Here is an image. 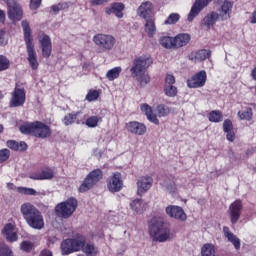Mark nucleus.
Returning <instances> with one entry per match:
<instances>
[{
	"label": "nucleus",
	"mask_w": 256,
	"mask_h": 256,
	"mask_svg": "<svg viewBox=\"0 0 256 256\" xmlns=\"http://www.w3.org/2000/svg\"><path fill=\"white\" fill-rule=\"evenodd\" d=\"M153 65V58L148 55L137 57L133 60V65L130 69L131 76L140 83L141 87H145L151 81V77L147 73L149 66Z\"/></svg>",
	"instance_id": "f257e3e1"
},
{
	"label": "nucleus",
	"mask_w": 256,
	"mask_h": 256,
	"mask_svg": "<svg viewBox=\"0 0 256 256\" xmlns=\"http://www.w3.org/2000/svg\"><path fill=\"white\" fill-rule=\"evenodd\" d=\"M20 213L23 219L26 221L28 227L41 231L45 227V219L41 211L30 202H26L21 205Z\"/></svg>",
	"instance_id": "f03ea898"
},
{
	"label": "nucleus",
	"mask_w": 256,
	"mask_h": 256,
	"mask_svg": "<svg viewBox=\"0 0 256 256\" xmlns=\"http://www.w3.org/2000/svg\"><path fill=\"white\" fill-rule=\"evenodd\" d=\"M22 28L24 32V41L26 43L27 61L33 71L39 69V61L37 60V52L35 51V44H33V37L31 36V27L29 22L22 21Z\"/></svg>",
	"instance_id": "7ed1b4c3"
},
{
	"label": "nucleus",
	"mask_w": 256,
	"mask_h": 256,
	"mask_svg": "<svg viewBox=\"0 0 256 256\" xmlns=\"http://www.w3.org/2000/svg\"><path fill=\"white\" fill-rule=\"evenodd\" d=\"M20 131L24 135H33L39 139H47V137H51L52 133L51 127L41 121L24 123L20 126Z\"/></svg>",
	"instance_id": "20e7f679"
},
{
	"label": "nucleus",
	"mask_w": 256,
	"mask_h": 256,
	"mask_svg": "<svg viewBox=\"0 0 256 256\" xmlns=\"http://www.w3.org/2000/svg\"><path fill=\"white\" fill-rule=\"evenodd\" d=\"M149 234L153 241H158L159 243L171 241L175 237L169 226L161 221L154 222L150 225Z\"/></svg>",
	"instance_id": "39448f33"
},
{
	"label": "nucleus",
	"mask_w": 256,
	"mask_h": 256,
	"mask_svg": "<svg viewBox=\"0 0 256 256\" xmlns=\"http://www.w3.org/2000/svg\"><path fill=\"white\" fill-rule=\"evenodd\" d=\"M85 243V236L77 234L73 238H67L61 242V255H71V253H79Z\"/></svg>",
	"instance_id": "423d86ee"
},
{
	"label": "nucleus",
	"mask_w": 256,
	"mask_h": 256,
	"mask_svg": "<svg viewBox=\"0 0 256 256\" xmlns=\"http://www.w3.org/2000/svg\"><path fill=\"white\" fill-rule=\"evenodd\" d=\"M93 43L99 47L102 53L113 51L117 45V39L111 34L98 33L92 38Z\"/></svg>",
	"instance_id": "0eeeda50"
},
{
	"label": "nucleus",
	"mask_w": 256,
	"mask_h": 256,
	"mask_svg": "<svg viewBox=\"0 0 256 256\" xmlns=\"http://www.w3.org/2000/svg\"><path fill=\"white\" fill-rule=\"evenodd\" d=\"M100 179H103V171L101 169L92 170L78 188L79 193H87L98 184Z\"/></svg>",
	"instance_id": "6e6552de"
},
{
	"label": "nucleus",
	"mask_w": 256,
	"mask_h": 256,
	"mask_svg": "<svg viewBox=\"0 0 256 256\" xmlns=\"http://www.w3.org/2000/svg\"><path fill=\"white\" fill-rule=\"evenodd\" d=\"M77 209V199L68 198L65 202L58 204L55 208L56 215L67 219L75 213Z\"/></svg>",
	"instance_id": "1a4fd4ad"
},
{
	"label": "nucleus",
	"mask_w": 256,
	"mask_h": 256,
	"mask_svg": "<svg viewBox=\"0 0 256 256\" xmlns=\"http://www.w3.org/2000/svg\"><path fill=\"white\" fill-rule=\"evenodd\" d=\"M187 87L189 89H201V87H205L207 83V72L205 70H201L188 78Z\"/></svg>",
	"instance_id": "9d476101"
},
{
	"label": "nucleus",
	"mask_w": 256,
	"mask_h": 256,
	"mask_svg": "<svg viewBox=\"0 0 256 256\" xmlns=\"http://www.w3.org/2000/svg\"><path fill=\"white\" fill-rule=\"evenodd\" d=\"M6 4L8 7V18L11 19V21H21V19H23V9L21 5L15 0H7Z\"/></svg>",
	"instance_id": "9b49d317"
},
{
	"label": "nucleus",
	"mask_w": 256,
	"mask_h": 256,
	"mask_svg": "<svg viewBox=\"0 0 256 256\" xmlns=\"http://www.w3.org/2000/svg\"><path fill=\"white\" fill-rule=\"evenodd\" d=\"M137 195L143 197L153 187V177L146 175L140 177L137 182Z\"/></svg>",
	"instance_id": "f8f14e48"
},
{
	"label": "nucleus",
	"mask_w": 256,
	"mask_h": 256,
	"mask_svg": "<svg viewBox=\"0 0 256 256\" xmlns=\"http://www.w3.org/2000/svg\"><path fill=\"white\" fill-rule=\"evenodd\" d=\"M107 188L110 193H119L123 189V179L121 173L115 172L107 179Z\"/></svg>",
	"instance_id": "ddd939ff"
},
{
	"label": "nucleus",
	"mask_w": 256,
	"mask_h": 256,
	"mask_svg": "<svg viewBox=\"0 0 256 256\" xmlns=\"http://www.w3.org/2000/svg\"><path fill=\"white\" fill-rule=\"evenodd\" d=\"M38 41L42 48V56L45 59H49L51 57V52L53 51V44L51 43V38L47 34H40L38 37Z\"/></svg>",
	"instance_id": "4468645a"
},
{
	"label": "nucleus",
	"mask_w": 256,
	"mask_h": 256,
	"mask_svg": "<svg viewBox=\"0 0 256 256\" xmlns=\"http://www.w3.org/2000/svg\"><path fill=\"white\" fill-rule=\"evenodd\" d=\"M241 211H243V203L241 201H234L229 207L230 221L232 225H237L239 219H241Z\"/></svg>",
	"instance_id": "2eb2a0df"
},
{
	"label": "nucleus",
	"mask_w": 256,
	"mask_h": 256,
	"mask_svg": "<svg viewBox=\"0 0 256 256\" xmlns=\"http://www.w3.org/2000/svg\"><path fill=\"white\" fill-rule=\"evenodd\" d=\"M25 105V89L16 86L12 92L10 107H21Z\"/></svg>",
	"instance_id": "dca6fc26"
},
{
	"label": "nucleus",
	"mask_w": 256,
	"mask_h": 256,
	"mask_svg": "<svg viewBox=\"0 0 256 256\" xmlns=\"http://www.w3.org/2000/svg\"><path fill=\"white\" fill-rule=\"evenodd\" d=\"M165 211L168 217H171V219L187 221V214H185V210H183L181 206L169 205L166 207Z\"/></svg>",
	"instance_id": "f3484780"
},
{
	"label": "nucleus",
	"mask_w": 256,
	"mask_h": 256,
	"mask_svg": "<svg viewBox=\"0 0 256 256\" xmlns=\"http://www.w3.org/2000/svg\"><path fill=\"white\" fill-rule=\"evenodd\" d=\"M211 1L213 0H196L188 14V21L191 23Z\"/></svg>",
	"instance_id": "a211bd4d"
},
{
	"label": "nucleus",
	"mask_w": 256,
	"mask_h": 256,
	"mask_svg": "<svg viewBox=\"0 0 256 256\" xmlns=\"http://www.w3.org/2000/svg\"><path fill=\"white\" fill-rule=\"evenodd\" d=\"M126 131L132 135L142 136L147 133V126L138 121H130L126 123Z\"/></svg>",
	"instance_id": "6ab92c4d"
},
{
	"label": "nucleus",
	"mask_w": 256,
	"mask_h": 256,
	"mask_svg": "<svg viewBox=\"0 0 256 256\" xmlns=\"http://www.w3.org/2000/svg\"><path fill=\"white\" fill-rule=\"evenodd\" d=\"M223 234L227 241L229 243H232L236 251H239V249H241V239H239V237H237L233 232H231V229L229 227H223Z\"/></svg>",
	"instance_id": "aec40b11"
},
{
	"label": "nucleus",
	"mask_w": 256,
	"mask_h": 256,
	"mask_svg": "<svg viewBox=\"0 0 256 256\" xmlns=\"http://www.w3.org/2000/svg\"><path fill=\"white\" fill-rule=\"evenodd\" d=\"M233 11V2L225 0L219 9V16L221 21H227L231 19V13Z\"/></svg>",
	"instance_id": "412c9836"
},
{
	"label": "nucleus",
	"mask_w": 256,
	"mask_h": 256,
	"mask_svg": "<svg viewBox=\"0 0 256 256\" xmlns=\"http://www.w3.org/2000/svg\"><path fill=\"white\" fill-rule=\"evenodd\" d=\"M137 13L139 17H142L145 20L153 19V17H151V15H153V3L149 1L142 3L138 8Z\"/></svg>",
	"instance_id": "4be33fe9"
},
{
	"label": "nucleus",
	"mask_w": 256,
	"mask_h": 256,
	"mask_svg": "<svg viewBox=\"0 0 256 256\" xmlns=\"http://www.w3.org/2000/svg\"><path fill=\"white\" fill-rule=\"evenodd\" d=\"M140 111H142V113L146 115L150 123H153L154 125H159V118H157V115L153 113V108L149 104H142L140 106Z\"/></svg>",
	"instance_id": "5701e85b"
},
{
	"label": "nucleus",
	"mask_w": 256,
	"mask_h": 256,
	"mask_svg": "<svg viewBox=\"0 0 256 256\" xmlns=\"http://www.w3.org/2000/svg\"><path fill=\"white\" fill-rule=\"evenodd\" d=\"M209 57H211V51L206 49L192 52L189 55V59L193 61V63H201V61H205V59H209Z\"/></svg>",
	"instance_id": "b1692460"
},
{
	"label": "nucleus",
	"mask_w": 256,
	"mask_h": 256,
	"mask_svg": "<svg viewBox=\"0 0 256 256\" xmlns=\"http://www.w3.org/2000/svg\"><path fill=\"white\" fill-rule=\"evenodd\" d=\"M123 9H125V5L123 3H114L105 9V13L106 15H115L118 19H122Z\"/></svg>",
	"instance_id": "393cba45"
},
{
	"label": "nucleus",
	"mask_w": 256,
	"mask_h": 256,
	"mask_svg": "<svg viewBox=\"0 0 256 256\" xmlns=\"http://www.w3.org/2000/svg\"><path fill=\"white\" fill-rule=\"evenodd\" d=\"M3 235H5L7 241L9 243H15L19 237L17 236V232H15V226L13 224L8 223L4 226L2 230Z\"/></svg>",
	"instance_id": "a878e982"
},
{
	"label": "nucleus",
	"mask_w": 256,
	"mask_h": 256,
	"mask_svg": "<svg viewBox=\"0 0 256 256\" xmlns=\"http://www.w3.org/2000/svg\"><path fill=\"white\" fill-rule=\"evenodd\" d=\"M80 251H82L86 256H97L99 248H97L93 242H87V238H84V244Z\"/></svg>",
	"instance_id": "bb28decb"
},
{
	"label": "nucleus",
	"mask_w": 256,
	"mask_h": 256,
	"mask_svg": "<svg viewBox=\"0 0 256 256\" xmlns=\"http://www.w3.org/2000/svg\"><path fill=\"white\" fill-rule=\"evenodd\" d=\"M221 19V16H219V13L212 11L208 13L202 20V25L206 27L207 29H211L217 23V21Z\"/></svg>",
	"instance_id": "cd10ccee"
},
{
	"label": "nucleus",
	"mask_w": 256,
	"mask_h": 256,
	"mask_svg": "<svg viewBox=\"0 0 256 256\" xmlns=\"http://www.w3.org/2000/svg\"><path fill=\"white\" fill-rule=\"evenodd\" d=\"M191 41V35L187 33L178 34L174 37V49L185 47Z\"/></svg>",
	"instance_id": "c85d7f7f"
},
{
	"label": "nucleus",
	"mask_w": 256,
	"mask_h": 256,
	"mask_svg": "<svg viewBox=\"0 0 256 256\" xmlns=\"http://www.w3.org/2000/svg\"><path fill=\"white\" fill-rule=\"evenodd\" d=\"M130 209H132L134 215H141L145 211V203L141 199H135L130 203Z\"/></svg>",
	"instance_id": "c756f323"
},
{
	"label": "nucleus",
	"mask_w": 256,
	"mask_h": 256,
	"mask_svg": "<svg viewBox=\"0 0 256 256\" xmlns=\"http://www.w3.org/2000/svg\"><path fill=\"white\" fill-rule=\"evenodd\" d=\"M145 21V32L147 33L148 37L151 38L155 35V31H157V27L155 26V19L148 18Z\"/></svg>",
	"instance_id": "7c9ffc66"
},
{
	"label": "nucleus",
	"mask_w": 256,
	"mask_h": 256,
	"mask_svg": "<svg viewBox=\"0 0 256 256\" xmlns=\"http://www.w3.org/2000/svg\"><path fill=\"white\" fill-rule=\"evenodd\" d=\"M159 43L161 47H164V49H175V42L173 37L161 36L159 38Z\"/></svg>",
	"instance_id": "2f4dec72"
},
{
	"label": "nucleus",
	"mask_w": 256,
	"mask_h": 256,
	"mask_svg": "<svg viewBox=\"0 0 256 256\" xmlns=\"http://www.w3.org/2000/svg\"><path fill=\"white\" fill-rule=\"evenodd\" d=\"M161 187L162 189H164V191H166L167 193H170V195L175 194L177 191V185H175L174 181H171L169 179L164 180L161 183Z\"/></svg>",
	"instance_id": "473e14b6"
},
{
	"label": "nucleus",
	"mask_w": 256,
	"mask_h": 256,
	"mask_svg": "<svg viewBox=\"0 0 256 256\" xmlns=\"http://www.w3.org/2000/svg\"><path fill=\"white\" fill-rule=\"evenodd\" d=\"M121 71H123V68H121L120 66L108 70L106 73V79H108V81H115V79H119Z\"/></svg>",
	"instance_id": "72a5a7b5"
},
{
	"label": "nucleus",
	"mask_w": 256,
	"mask_h": 256,
	"mask_svg": "<svg viewBox=\"0 0 256 256\" xmlns=\"http://www.w3.org/2000/svg\"><path fill=\"white\" fill-rule=\"evenodd\" d=\"M172 109L165 105V104H159L156 106V117H167L171 114Z\"/></svg>",
	"instance_id": "f704fd0d"
},
{
	"label": "nucleus",
	"mask_w": 256,
	"mask_h": 256,
	"mask_svg": "<svg viewBox=\"0 0 256 256\" xmlns=\"http://www.w3.org/2000/svg\"><path fill=\"white\" fill-rule=\"evenodd\" d=\"M208 119L211 123H221L223 121V114L219 110H213L209 113Z\"/></svg>",
	"instance_id": "c9c22d12"
},
{
	"label": "nucleus",
	"mask_w": 256,
	"mask_h": 256,
	"mask_svg": "<svg viewBox=\"0 0 256 256\" xmlns=\"http://www.w3.org/2000/svg\"><path fill=\"white\" fill-rule=\"evenodd\" d=\"M42 181L50 180L55 177V171L52 168H45L40 171Z\"/></svg>",
	"instance_id": "e433bc0d"
},
{
	"label": "nucleus",
	"mask_w": 256,
	"mask_h": 256,
	"mask_svg": "<svg viewBox=\"0 0 256 256\" xmlns=\"http://www.w3.org/2000/svg\"><path fill=\"white\" fill-rule=\"evenodd\" d=\"M238 116L242 120L251 121L253 118V110L251 108H246L245 110L239 111Z\"/></svg>",
	"instance_id": "4c0bfd02"
},
{
	"label": "nucleus",
	"mask_w": 256,
	"mask_h": 256,
	"mask_svg": "<svg viewBox=\"0 0 256 256\" xmlns=\"http://www.w3.org/2000/svg\"><path fill=\"white\" fill-rule=\"evenodd\" d=\"M78 115H79V112L69 113V114L65 115L63 120H62L64 125H66V126L73 125V123H75V121H77V116Z\"/></svg>",
	"instance_id": "58836bf2"
},
{
	"label": "nucleus",
	"mask_w": 256,
	"mask_h": 256,
	"mask_svg": "<svg viewBox=\"0 0 256 256\" xmlns=\"http://www.w3.org/2000/svg\"><path fill=\"white\" fill-rule=\"evenodd\" d=\"M100 121L101 117L91 116L86 120L85 125H87L90 129H95V127L99 125Z\"/></svg>",
	"instance_id": "ea45409f"
},
{
	"label": "nucleus",
	"mask_w": 256,
	"mask_h": 256,
	"mask_svg": "<svg viewBox=\"0 0 256 256\" xmlns=\"http://www.w3.org/2000/svg\"><path fill=\"white\" fill-rule=\"evenodd\" d=\"M179 19H181V15L178 13H171L164 21V25H175Z\"/></svg>",
	"instance_id": "a19ab883"
},
{
	"label": "nucleus",
	"mask_w": 256,
	"mask_h": 256,
	"mask_svg": "<svg viewBox=\"0 0 256 256\" xmlns=\"http://www.w3.org/2000/svg\"><path fill=\"white\" fill-rule=\"evenodd\" d=\"M35 247V244L31 241H23L20 244V249L24 251L25 253H31Z\"/></svg>",
	"instance_id": "79ce46f5"
},
{
	"label": "nucleus",
	"mask_w": 256,
	"mask_h": 256,
	"mask_svg": "<svg viewBox=\"0 0 256 256\" xmlns=\"http://www.w3.org/2000/svg\"><path fill=\"white\" fill-rule=\"evenodd\" d=\"M164 93L166 97H177V87L173 85L164 86Z\"/></svg>",
	"instance_id": "37998d69"
},
{
	"label": "nucleus",
	"mask_w": 256,
	"mask_h": 256,
	"mask_svg": "<svg viewBox=\"0 0 256 256\" xmlns=\"http://www.w3.org/2000/svg\"><path fill=\"white\" fill-rule=\"evenodd\" d=\"M65 9H69V4L65 2L58 3L51 6V11H53V13H58L59 11H65Z\"/></svg>",
	"instance_id": "c03bdc74"
},
{
	"label": "nucleus",
	"mask_w": 256,
	"mask_h": 256,
	"mask_svg": "<svg viewBox=\"0 0 256 256\" xmlns=\"http://www.w3.org/2000/svg\"><path fill=\"white\" fill-rule=\"evenodd\" d=\"M17 191H18V193H21L22 195H37V191L33 188L18 187Z\"/></svg>",
	"instance_id": "a18cd8bd"
},
{
	"label": "nucleus",
	"mask_w": 256,
	"mask_h": 256,
	"mask_svg": "<svg viewBox=\"0 0 256 256\" xmlns=\"http://www.w3.org/2000/svg\"><path fill=\"white\" fill-rule=\"evenodd\" d=\"M9 65V59L4 55H0V71H7V69H9Z\"/></svg>",
	"instance_id": "49530a36"
},
{
	"label": "nucleus",
	"mask_w": 256,
	"mask_h": 256,
	"mask_svg": "<svg viewBox=\"0 0 256 256\" xmlns=\"http://www.w3.org/2000/svg\"><path fill=\"white\" fill-rule=\"evenodd\" d=\"M99 99V91L97 90H90L86 95V101H97Z\"/></svg>",
	"instance_id": "de8ad7c7"
},
{
	"label": "nucleus",
	"mask_w": 256,
	"mask_h": 256,
	"mask_svg": "<svg viewBox=\"0 0 256 256\" xmlns=\"http://www.w3.org/2000/svg\"><path fill=\"white\" fill-rule=\"evenodd\" d=\"M0 256H13L11 249L5 244H0Z\"/></svg>",
	"instance_id": "09e8293b"
},
{
	"label": "nucleus",
	"mask_w": 256,
	"mask_h": 256,
	"mask_svg": "<svg viewBox=\"0 0 256 256\" xmlns=\"http://www.w3.org/2000/svg\"><path fill=\"white\" fill-rule=\"evenodd\" d=\"M11 155V152L9 149L5 148L0 150V163H4V161H7Z\"/></svg>",
	"instance_id": "8fccbe9b"
},
{
	"label": "nucleus",
	"mask_w": 256,
	"mask_h": 256,
	"mask_svg": "<svg viewBox=\"0 0 256 256\" xmlns=\"http://www.w3.org/2000/svg\"><path fill=\"white\" fill-rule=\"evenodd\" d=\"M6 145L9 149H12V151H19V142L15 140H8Z\"/></svg>",
	"instance_id": "3c124183"
},
{
	"label": "nucleus",
	"mask_w": 256,
	"mask_h": 256,
	"mask_svg": "<svg viewBox=\"0 0 256 256\" xmlns=\"http://www.w3.org/2000/svg\"><path fill=\"white\" fill-rule=\"evenodd\" d=\"M223 131L224 133H227L229 131H233V122L231 120L226 119L223 123Z\"/></svg>",
	"instance_id": "603ef678"
},
{
	"label": "nucleus",
	"mask_w": 256,
	"mask_h": 256,
	"mask_svg": "<svg viewBox=\"0 0 256 256\" xmlns=\"http://www.w3.org/2000/svg\"><path fill=\"white\" fill-rule=\"evenodd\" d=\"M169 85H175V76H173V74H167L165 77L164 86H169Z\"/></svg>",
	"instance_id": "864d4df0"
},
{
	"label": "nucleus",
	"mask_w": 256,
	"mask_h": 256,
	"mask_svg": "<svg viewBox=\"0 0 256 256\" xmlns=\"http://www.w3.org/2000/svg\"><path fill=\"white\" fill-rule=\"evenodd\" d=\"M29 179H32L33 181H43L41 178V171L32 172L29 174Z\"/></svg>",
	"instance_id": "5fc2aeb1"
},
{
	"label": "nucleus",
	"mask_w": 256,
	"mask_h": 256,
	"mask_svg": "<svg viewBox=\"0 0 256 256\" xmlns=\"http://www.w3.org/2000/svg\"><path fill=\"white\" fill-rule=\"evenodd\" d=\"M42 0H30V8L32 10L39 9L41 7Z\"/></svg>",
	"instance_id": "6e6d98bb"
},
{
	"label": "nucleus",
	"mask_w": 256,
	"mask_h": 256,
	"mask_svg": "<svg viewBox=\"0 0 256 256\" xmlns=\"http://www.w3.org/2000/svg\"><path fill=\"white\" fill-rule=\"evenodd\" d=\"M226 133V139L230 142H233L235 141V132L233 130H230L228 132H225Z\"/></svg>",
	"instance_id": "4d7b16f0"
},
{
	"label": "nucleus",
	"mask_w": 256,
	"mask_h": 256,
	"mask_svg": "<svg viewBox=\"0 0 256 256\" xmlns=\"http://www.w3.org/2000/svg\"><path fill=\"white\" fill-rule=\"evenodd\" d=\"M0 45H7V40L5 39V31L0 30Z\"/></svg>",
	"instance_id": "13d9d810"
},
{
	"label": "nucleus",
	"mask_w": 256,
	"mask_h": 256,
	"mask_svg": "<svg viewBox=\"0 0 256 256\" xmlns=\"http://www.w3.org/2000/svg\"><path fill=\"white\" fill-rule=\"evenodd\" d=\"M92 5H103L109 3V0H91Z\"/></svg>",
	"instance_id": "bf43d9fd"
},
{
	"label": "nucleus",
	"mask_w": 256,
	"mask_h": 256,
	"mask_svg": "<svg viewBox=\"0 0 256 256\" xmlns=\"http://www.w3.org/2000/svg\"><path fill=\"white\" fill-rule=\"evenodd\" d=\"M40 256H53V252H51V250L44 249L40 252Z\"/></svg>",
	"instance_id": "052dcab7"
},
{
	"label": "nucleus",
	"mask_w": 256,
	"mask_h": 256,
	"mask_svg": "<svg viewBox=\"0 0 256 256\" xmlns=\"http://www.w3.org/2000/svg\"><path fill=\"white\" fill-rule=\"evenodd\" d=\"M250 77L253 81H256V65L252 68L250 72Z\"/></svg>",
	"instance_id": "680f3d73"
},
{
	"label": "nucleus",
	"mask_w": 256,
	"mask_h": 256,
	"mask_svg": "<svg viewBox=\"0 0 256 256\" xmlns=\"http://www.w3.org/2000/svg\"><path fill=\"white\" fill-rule=\"evenodd\" d=\"M250 23H252V25L256 24V10L251 14Z\"/></svg>",
	"instance_id": "e2e57ef3"
},
{
	"label": "nucleus",
	"mask_w": 256,
	"mask_h": 256,
	"mask_svg": "<svg viewBox=\"0 0 256 256\" xmlns=\"http://www.w3.org/2000/svg\"><path fill=\"white\" fill-rule=\"evenodd\" d=\"M18 145H19L20 151H27V143L20 142Z\"/></svg>",
	"instance_id": "0e129e2a"
},
{
	"label": "nucleus",
	"mask_w": 256,
	"mask_h": 256,
	"mask_svg": "<svg viewBox=\"0 0 256 256\" xmlns=\"http://www.w3.org/2000/svg\"><path fill=\"white\" fill-rule=\"evenodd\" d=\"M5 21V12L0 10V22L3 23Z\"/></svg>",
	"instance_id": "69168bd1"
},
{
	"label": "nucleus",
	"mask_w": 256,
	"mask_h": 256,
	"mask_svg": "<svg viewBox=\"0 0 256 256\" xmlns=\"http://www.w3.org/2000/svg\"><path fill=\"white\" fill-rule=\"evenodd\" d=\"M0 133H3V125L0 124Z\"/></svg>",
	"instance_id": "338daca9"
}]
</instances>
